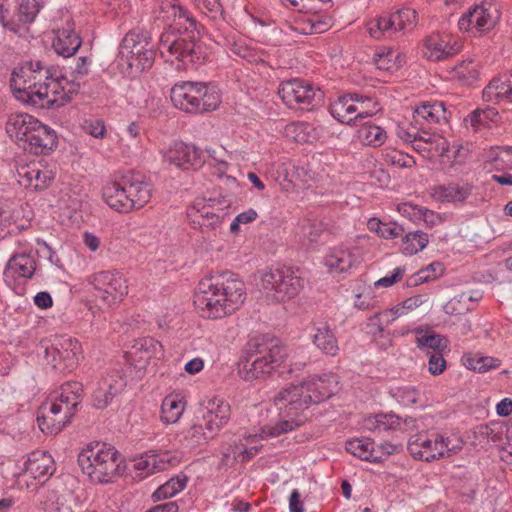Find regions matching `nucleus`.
Returning a JSON list of instances; mask_svg holds the SVG:
<instances>
[{
	"label": "nucleus",
	"instance_id": "obj_52",
	"mask_svg": "<svg viewBox=\"0 0 512 512\" xmlns=\"http://www.w3.org/2000/svg\"><path fill=\"white\" fill-rule=\"evenodd\" d=\"M198 8L211 20L224 21V10L219 0H195Z\"/></svg>",
	"mask_w": 512,
	"mask_h": 512
},
{
	"label": "nucleus",
	"instance_id": "obj_33",
	"mask_svg": "<svg viewBox=\"0 0 512 512\" xmlns=\"http://www.w3.org/2000/svg\"><path fill=\"white\" fill-rule=\"evenodd\" d=\"M413 118L421 125L441 124L448 121V113L443 102L425 103L415 108Z\"/></svg>",
	"mask_w": 512,
	"mask_h": 512
},
{
	"label": "nucleus",
	"instance_id": "obj_2",
	"mask_svg": "<svg viewBox=\"0 0 512 512\" xmlns=\"http://www.w3.org/2000/svg\"><path fill=\"white\" fill-rule=\"evenodd\" d=\"M245 298L244 282L235 273L224 271L199 282L194 304L206 317L217 319L236 311Z\"/></svg>",
	"mask_w": 512,
	"mask_h": 512
},
{
	"label": "nucleus",
	"instance_id": "obj_20",
	"mask_svg": "<svg viewBox=\"0 0 512 512\" xmlns=\"http://www.w3.org/2000/svg\"><path fill=\"white\" fill-rule=\"evenodd\" d=\"M161 13L164 18L171 20L168 31L178 34L200 36V25L193 15L175 0H162Z\"/></svg>",
	"mask_w": 512,
	"mask_h": 512
},
{
	"label": "nucleus",
	"instance_id": "obj_36",
	"mask_svg": "<svg viewBox=\"0 0 512 512\" xmlns=\"http://www.w3.org/2000/svg\"><path fill=\"white\" fill-rule=\"evenodd\" d=\"M361 127L357 131L359 141L365 146L380 147L387 139L386 131L371 121L360 123Z\"/></svg>",
	"mask_w": 512,
	"mask_h": 512
},
{
	"label": "nucleus",
	"instance_id": "obj_60",
	"mask_svg": "<svg viewBox=\"0 0 512 512\" xmlns=\"http://www.w3.org/2000/svg\"><path fill=\"white\" fill-rule=\"evenodd\" d=\"M103 386L107 389L111 399L121 393L126 387V379L122 376H111L109 380H105Z\"/></svg>",
	"mask_w": 512,
	"mask_h": 512
},
{
	"label": "nucleus",
	"instance_id": "obj_29",
	"mask_svg": "<svg viewBox=\"0 0 512 512\" xmlns=\"http://www.w3.org/2000/svg\"><path fill=\"white\" fill-rule=\"evenodd\" d=\"M153 186L140 173H130V208L140 209L151 199Z\"/></svg>",
	"mask_w": 512,
	"mask_h": 512
},
{
	"label": "nucleus",
	"instance_id": "obj_61",
	"mask_svg": "<svg viewBox=\"0 0 512 512\" xmlns=\"http://www.w3.org/2000/svg\"><path fill=\"white\" fill-rule=\"evenodd\" d=\"M405 267L399 266L396 267L390 275H386L379 280L375 282L376 287H390L394 285L395 283L399 282L404 274H405Z\"/></svg>",
	"mask_w": 512,
	"mask_h": 512
},
{
	"label": "nucleus",
	"instance_id": "obj_59",
	"mask_svg": "<svg viewBox=\"0 0 512 512\" xmlns=\"http://www.w3.org/2000/svg\"><path fill=\"white\" fill-rule=\"evenodd\" d=\"M103 386L107 389L111 399L121 393L126 387V379L122 376H111L109 380H105Z\"/></svg>",
	"mask_w": 512,
	"mask_h": 512
},
{
	"label": "nucleus",
	"instance_id": "obj_63",
	"mask_svg": "<svg viewBox=\"0 0 512 512\" xmlns=\"http://www.w3.org/2000/svg\"><path fill=\"white\" fill-rule=\"evenodd\" d=\"M404 233V228L397 223H383L380 231V237L384 239H394L401 236Z\"/></svg>",
	"mask_w": 512,
	"mask_h": 512
},
{
	"label": "nucleus",
	"instance_id": "obj_58",
	"mask_svg": "<svg viewBox=\"0 0 512 512\" xmlns=\"http://www.w3.org/2000/svg\"><path fill=\"white\" fill-rule=\"evenodd\" d=\"M83 130L95 137V138H102L105 134V125L102 120L99 119H87L83 123Z\"/></svg>",
	"mask_w": 512,
	"mask_h": 512
},
{
	"label": "nucleus",
	"instance_id": "obj_7",
	"mask_svg": "<svg viewBox=\"0 0 512 512\" xmlns=\"http://www.w3.org/2000/svg\"><path fill=\"white\" fill-rule=\"evenodd\" d=\"M173 105L187 113H204L215 110L221 98L219 93L202 82L176 83L170 92Z\"/></svg>",
	"mask_w": 512,
	"mask_h": 512
},
{
	"label": "nucleus",
	"instance_id": "obj_3",
	"mask_svg": "<svg viewBox=\"0 0 512 512\" xmlns=\"http://www.w3.org/2000/svg\"><path fill=\"white\" fill-rule=\"evenodd\" d=\"M287 350L274 340L268 342L255 338L248 342L246 357L239 367V374L245 381L264 378L276 371L279 376L300 371L304 363H286Z\"/></svg>",
	"mask_w": 512,
	"mask_h": 512
},
{
	"label": "nucleus",
	"instance_id": "obj_64",
	"mask_svg": "<svg viewBox=\"0 0 512 512\" xmlns=\"http://www.w3.org/2000/svg\"><path fill=\"white\" fill-rule=\"evenodd\" d=\"M111 400L112 399L108 394L107 389L103 385L98 387L93 393V403L98 409L107 407Z\"/></svg>",
	"mask_w": 512,
	"mask_h": 512
},
{
	"label": "nucleus",
	"instance_id": "obj_32",
	"mask_svg": "<svg viewBox=\"0 0 512 512\" xmlns=\"http://www.w3.org/2000/svg\"><path fill=\"white\" fill-rule=\"evenodd\" d=\"M312 342L326 355L336 356L339 352L337 338L326 322H320L315 326Z\"/></svg>",
	"mask_w": 512,
	"mask_h": 512
},
{
	"label": "nucleus",
	"instance_id": "obj_25",
	"mask_svg": "<svg viewBox=\"0 0 512 512\" xmlns=\"http://www.w3.org/2000/svg\"><path fill=\"white\" fill-rule=\"evenodd\" d=\"M160 348V343L150 337H142L134 340L133 345L130 346V366H134L139 378H141L142 372L145 370L149 360Z\"/></svg>",
	"mask_w": 512,
	"mask_h": 512
},
{
	"label": "nucleus",
	"instance_id": "obj_44",
	"mask_svg": "<svg viewBox=\"0 0 512 512\" xmlns=\"http://www.w3.org/2000/svg\"><path fill=\"white\" fill-rule=\"evenodd\" d=\"M428 242L427 233L420 230L408 232L402 239V252L405 255H414L422 251Z\"/></svg>",
	"mask_w": 512,
	"mask_h": 512
},
{
	"label": "nucleus",
	"instance_id": "obj_13",
	"mask_svg": "<svg viewBox=\"0 0 512 512\" xmlns=\"http://www.w3.org/2000/svg\"><path fill=\"white\" fill-rule=\"evenodd\" d=\"M195 39L194 35L165 31L160 37V53L164 57H173L184 65L197 63L201 59V49Z\"/></svg>",
	"mask_w": 512,
	"mask_h": 512
},
{
	"label": "nucleus",
	"instance_id": "obj_50",
	"mask_svg": "<svg viewBox=\"0 0 512 512\" xmlns=\"http://www.w3.org/2000/svg\"><path fill=\"white\" fill-rule=\"evenodd\" d=\"M374 61L378 69L385 71H395L401 66V56L393 50L376 54Z\"/></svg>",
	"mask_w": 512,
	"mask_h": 512
},
{
	"label": "nucleus",
	"instance_id": "obj_12",
	"mask_svg": "<svg viewBox=\"0 0 512 512\" xmlns=\"http://www.w3.org/2000/svg\"><path fill=\"white\" fill-rule=\"evenodd\" d=\"M42 67L40 62H36L35 68L33 64L25 65L19 69H15L12 73L11 88L14 96L33 107L36 108V96L38 92H42L44 81L42 78L45 75L42 73Z\"/></svg>",
	"mask_w": 512,
	"mask_h": 512
},
{
	"label": "nucleus",
	"instance_id": "obj_53",
	"mask_svg": "<svg viewBox=\"0 0 512 512\" xmlns=\"http://www.w3.org/2000/svg\"><path fill=\"white\" fill-rule=\"evenodd\" d=\"M418 392L412 387H400L393 391V397L403 406H410L418 402Z\"/></svg>",
	"mask_w": 512,
	"mask_h": 512
},
{
	"label": "nucleus",
	"instance_id": "obj_14",
	"mask_svg": "<svg viewBox=\"0 0 512 512\" xmlns=\"http://www.w3.org/2000/svg\"><path fill=\"white\" fill-rule=\"evenodd\" d=\"M42 92L36 96V108L49 109L60 107L69 102L79 90V84L66 77L49 78L45 76Z\"/></svg>",
	"mask_w": 512,
	"mask_h": 512
},
{
	"label": "nucleus",
	"instance_id": "obj_23",
	"mask_svg": "<svg viewBox=\"0 0 512 512\" xmlns=\"http://www.w3.org/2000/svg\"><path fill=\"white\" fill-rule=\"evenodd\" d=\"M55 462L53 457L46 451H33L28 455L25 462L24 474L18 478V485L22 488V478L29 475L33 479L45 482L55 472Z\"/></svg>",
	"mask_w": 512,
	"mask_h": 512
},
{
	"label": "nucleus",
	"instance_id": "obj_34",
	"mask_svg": "<svg viewBox=\"0 0 512 512\" xmlns=\"http://www.w3.org/2000/svg\"><path fill=\"white\" fill-rule=\"evenodd\" d=\"M347 452L358 457L361 460L374 463L382 462V455L376 449V445L370 438H355L346 442Z\"/></svg>",
	"mask_w": 512,
	"mask_h": 512
},
{
	"label": "nucleus",
	"instance_id": "obj_19",
	"mask_svg": "<svg viewBox=\"0 0 512 512\" xmlns=\"http://www.w3.org/2000/svg\"><path fill=\"white\" fill-rule=\"evenodd\" d=\"M416 11L411 8H402L394 13L380 16L368 28L372 37L379 39L386 34L391 35L397 31L405 30L415 25Z\"/></svg>",
	"mask_w": 512,
	"mask_h": 512
},
{
	"label": "nucleus",
	"instance_id": "obj_11",
	"mask_svg": "<svg viewBox=\"0 0 512 512\" xmlns=\"http://www.w3.org/2000/svg\"><path fill=\"white\" fill-rule=\"evenodd\" d=\"M278 94L289 108L311 110L324 102V92L318 86L298 78L282 82Z\"/></svg>",
	"mask_w": 512,
	"mask_h": 512
},
{
	"label": "nucleus",
	"instance_id": "obj_31",
	"mask_svg": "<svg viewBox=\"0 0 512 512\" xmlns=\"http://www.w3.org/2000/svg\"><path fill=\"white\" fill-rule=\"evenodd\" d=\"M472 191L469 184L449 183L431 188V196L441 202H463Z\"/></svg>",
	"mask_w": 512,
	"mask_h": 512
},
{
	"label": "nucleus",
	"instance_id": "obj_39",
	"mask_svg": "<svg viewBox=\"0 0 512 512\" xmlns=\"http://www.w3.org/2000/svg\"><path fill=\"white\" fill-rule=\"evenodd\" d=\"M188 477L184 473H179L170 478L163 485H161L153 494L152 499L160 501L163 499L171 498L177 493L181 492L187 485Z\"/></svg>",
	"mask_w": 512,
	"mask_h": 512
},
{
	"label": "nucleus",
	"instance_id": "obj_21",
	"mask_svg": "<svg viewBox=\"0 0 512 512\" xmlns=\"http://www.w3.org/2000/svg\"><path fill=\"white\" fill-rule=\"evenodd\" d=\"M164 162L177 169H197L205 162V154L195 145L182 141L174 142L165 152Z\"/></svg>",
	"mask_w": 512,
	"mask_h": 512
},
{
	"label": "nucleus",
	"instance_id": "obj_16",
	"mask_svg": "<svg viewBox=\"0 0 512 512\" xmlns=\"http://www.w3.org/2000/svg\"><path fill=\"white\" fill-rule=\"evenodd\" d=\"M230 205L231 200L225 197L198 199L188 208L187 215L193 224L215 229L227 215L225 209Z\"/></svg>",
	"mask_w": 512,
	"mask_h": 512
},
{
	"label": "nucleus",
	"instance_id": "obj_42",
	"mask_svg": "<svg viewBox=\"0 0 512 512\" xmlns=\"http://www.w3.org/2000/svg\"><path fill=\"white\" fill-rule=\"evenodd\" d=\"M478 298L473 297L469 292H462L451 298L443 307L448 315H462L473 309V302Z\"/></svg>",
	"mask_w": 512,
	"mask_h": 512
},
{
	"label": "nucleus",
	"instance_id": "obj_46",
	"mask_svg": "<svg viewBox=\"0 0 512 512\" xmlns=\"http://www.w3.org/2000/svg\"><path fill=\"white\" fill-rule=\"evenodd\" d=\"M452 77L464 85H471L478 78V65L473 60L463 61L453 68Z\"/></svg>",
	"mask_w": 512,
	"mask_h": 512
},
{
	"label": "nucleus",
	"instance_id": "obj_8",
	"mask_svg": "<svg viewBox=\"0 0 512 512\" xmlns=\"http://www.w3.org/2000/svg\"><path fill=\"white\" fill-rule=\"evenodd\" d=\"M261 285L267 297L275 302H285L300 293L304 287V280L298 269L279 266L263 273Z\"/></svg>",
	"mask_w": 512,
	"mask_h": 512
},
{
	"label": "nucleus",
	"instance_id": "obj_43",
	"mask_svg": "<svg viewBox=\"0 0 512 512\" xmlns=\"http://www.w3.org/2000/svg\"><path fill=\"white\" fill-rule=\"evenodd\" d=\"M20 176L26 180L27 186L33 187L35 190H41L45 188L54 178L52 171L44 169L41 170L37 167H31L23 172H20Z\"/></svg>",
	"mask_w": 512,
	"mask_h": 512
},
{
	"label": "nucleus",
	"instance_id": "obj_30",
	"mask_svg": "<svg viewBox=\"0 0 512 512\" xmlns=\"http://www.w3.org/2000/svg\"><path fill=\"white\" fill-rule=\"evenodd\" d=\"M459 50L456 43L449 45L439 34H432L424 40L422 53L432 61H440L453 56Z\"/></svg>",
	"mask_w": 512,
	"mask_h": 512
},
{
	"label": "nucleus",
	"instance_id": "obj_49",
	"mask_svg": "<svg viewBox=\"0 0 512 512\" xmlns=\"http://www.w3.org/2000/svg\"><path fill=\"white\" fill-rule=\"evenodd\" d=\"M433 437V454H435V459H439L445 456H451L452 454H455L457 451L462 449V441H457V445L450 447V438H444L443 436L438 434H434Z\"/></svg>",
	"mask_w": 512,
	"mask_h": 512
},
{
	"label": "nucleus",
	"instance_id": "obj_22",
	"mask_svg": "<svg viewBox=\"0 0 512 512\" xmlns=\"http://www.w3.org/2000/svg\"><path fill=\"white\" fill-rule=\"evenodd\" d=\"M36 270V260L29 253H16L7 262L3 279L8 286L30 279Z\"/></svg>",
	"mask_w": 512,
	"mask_h": 512
},
{
	"label": "nucleus",
	"instance_id": "obj_54",
	"mask_svg": "<svg viewBox=\"0 0 512 512\" xmlns=\"http://www.w3.org/2000/svg\"><path fill=\"white\" fill-rule=\"evenodd\" d=\"M39 13L37 0H21L19 5L20 19L24 23L32 22Z\"/></svg>",
	"mask_w": 512,
	"mask_h": 512
},
{
	"label": "nucleus",
	"instance_id": "obj_10",
	"mask_svg": "<svg viewBox=\"0 0 512 512\" xmlns=\"http://www.w3.org/2000/svg\"><path fill=\"white\" fill-rule=\"evenodd\" d=\"M43 347L46 364L55 371L71 372L78 366L82 348L77 339L68 335H58Z\"/></svg>",
	"mask_w": 512,
	"mask_h": 512
},
{
	"label": "nucleus",
	"instance_id": "obj_48",
	"mask_svg": "<svg viewBox=\"0 0 512 512\" xmlns=\"http://www.w3.org/2000/svg\"><path fill=\"white\" fill-rule=\"evenodd\" d=\"M184 411V404L174 397H166L161 405V419L165 423H175Z\"/></svg>",
	"mask_w": 512,
	"mask_h": 512
},
{
	"label": "nucleus",
	"instance_id": "obj_18",
	"mask_svg": "<svg viewBox=\"0 0 512 512\" xmlns=\"http://www.w3.org/2000/svg\"><path fill=\"white\" fill-rule=\"evenodd\" d=\"M89 283L93 287L95 298L108 305L122 301L128 289L122 275L109 271L95 273L90 277Z\"/></svg>",
	"mask_w": 512,
	"mask_h": 512
},
{
	"label": "nucleus",
	"instance_id": "obj_15",
	"mask_svg": "<svg viewBox=\"0 0 512 512\" xmlns=\"http://www.w3.org/2000/svg\"><path fill=\"white\" fill-rule=\"evenodd\" d=\"M500 19V8L496 0H482L470 8L459 21V29L465 32H486L495 27Z\"/></svg>",
	"mask_w": 512,
	"mask_h": 512
},
{
	"label": "nucleus",
	"instance_id": "obj_27",
	"mask_svg": "<svg viewBox=\"0 0 512 512\" xmlns=\"http://www.w3.org/2000/svg\"><path fill=\"white\" fill-rule=\"evenodd\" d=\"M168 455H142L133 459V470H130V478L139 482L155 472L162 471L168 463Z\"/></svg>",
	"mask_w": 512,
	"mask_h": 512
},
{
	"label": "nucleus",
	"instance_id": "obj_51",
	"mask_svg": "<svg viewBox=\"0 0 512 512\" xmlns=\"http://www.w3.org/2000/svg\"><path fill=\"white\" fill-rule=\"evenodd\" d=\"M245 452V445L234 442L233 444H224L221 448V464L230 466L235 462H241V455Z\"/></svg>",
	"mask_w": 512,
	"mask_h": 512
},
{
	"label": "nucleus",
	"instance_id": "obj_47",
	"mask_svg": "<svg viewBox=\"0 0 512 512\" xmlns=\"http://www.w3.org/2000/svg\"><path fill=\"white\" fill-rule=\"evenodd\" d=\"M37 501L45 512H61L64 507L62 496L55 490H40Z\"/></svg>",
	"mask_w": 512,
	"mask_h": 512
},
{
	"label": "nucleus",
	"instance_id": "obj_40",
	"mask_svg": "<svg viewBox=\"0 0 512 512\" xmlns=\"http://www.w3.org/2000/svg\"><path fill=\"white\" fill-rule=\"evenodd\" d=\"M227 42L229 50L233 55L252 64H259L265 61L266 53L264 51L252 48L242 40H234L233 42L227 40Z\"/></svg>",
	"mask_w": 512,
	"mask_h": 512
},
{
	"label": "nucleus",
	"instance_id": "obj_1",
	"mask_svg": "<svg viewBox=\"0 0 512 512\" xmlns=\"http://www.w3.org/2000/svg\"><path fill=\"white\" fill-rule=\"evenodd\" d=\"M338 384L337 375L324 373L283 388L274 396V405L279 411L277 423L262 427L258 433H250L244 437L249 443H254L260 439L277 437L293 431L305 422L303 411L312 404L329 399L338 391Z\"/></svg>",
	"mask_w": 512,
	"mask_h": 512
},
{
	"label": "nucleus",
	"instance_id": "obj_45",
	"mask_svg": "<svg viewBox=\"0 0 512 512\" xmlns=\"http://www.w3.org/2000/svg\"><path fill=\"white\" fill-rule=\"evenodd\" d=\"M462 360L468 369L477 371L479 373H484L491 369L497 368L501 363L499 359L489 356H482L480 354H466L463 356Z\"/></svg>",
	"mask_w": 512,
	"mask_h": 512
},
{
	"label": "nucleus",
	"instance_id": "obj_5",
	"mask_svg": "<svg viewBox=\"0 0 512 512\" xmlns=\"http://www.w3.org/2000/svg\"><path fill=\"white\" fill-rule=\"evenodd\" d=\"M78 463L92 482L110 483L123 475L126 460L118 450L103 442L89 443L78 455Z\"/></svg>",
	"mask_w": 512,
	"mask_h": 512
},
{
	"label": "nucleus",
	"instance_id": "obj_9",
	"mask_svg": "<svg viewBox=\"0 0 512 512\" xmlns=\"http://www.w3.org/2000/svg\"><path fill=\"white\" fill-rule=\"evenodd\" d=\"M379 110V104L375 99L359 93L341 95L330 106L331 115L347 125L362 123L364 119L372 117Z\"/></svg>",
	"mask_w": 512,
	"mask_h": 512
},
{
	"label": "nucleus",
	"instance_id": "obj_4",
	"mask_svg": "<svg viewBox=\"0 0 512 512\" xmlns=\"http://www.w3.org/2000/svg\"><path fill=\"white\" fill-rule=\"evenodd\" d=\"M82 385L79 382H67L53 392L40 407L37 422L40 430L46 434L59 433L74 416L81 402Z\"/></svg>",
	"mask_w": 512,
	"mask_h": 512
},
{
	"label": "nucleus",
	"instance_id": "obj_62",
	"mask_svg": "<svg viewBox=\"0 0 512 512\" xmlns=\"http://www.w3.org/2000/svg\"><path fill=\"white\" fill-rule=\"evenodd\" d=\"M415 209L417 210L416 215L421 217L428 227L432 228V227L437 226L438 224L442 223V221H443L442 217L438 213H436L432 210H429L425 207H418V206L415 207Z\"/></svg>",
	"mask_w": 512,
	"mask_h": 512
},
{
	"label": "nucleus",
	"instance_id": "obj_38",
	"mask_svg": "<svg viewBox=\"0 0 512 512\" xmlns=\"http://www.w3.org/2000/svg\"><path fill=\"white\" fill-rule=\"evenodd\" d=\"M417 347L427 355L448 350V340L434 332H425L416 337Z\"/></svg>",
	"mask_w": 512,
	"mask_h": 512
},
{
	"label": "nucleus",
	"instance_id": "obj_37",
	"mask_svg": "<svg viewBox=\"0 0 512 512\" xmlns=\"http://www.w3.org/2000/svg\"><path fill=\"white\" fill-rule=\"evenodd\" d=\"M103 198L107 205L117 212H126L128 195L124 187L118 183H108L103 189Z\"/></svg>",
	"mask_w": 512,
	"mask_h": 512
},
{
	"label": "nucleus",
	"instance_id": "obj_26",
	"mask_svg": "<svg viewBox=\"0 0 512 512\" xmlns=\"http://www.w3.org/2000/svg\"><path fill=\"white\" fill-rule=\"evenodd\" d=\"M52 47L63 57L73 56L81 46V38L76 33L73 23H67L62 29L54 31Z\"/></svg>",
	"mask_w": 512,
	"mask_h": 512
},
{
	"label": "nucleus",
	"instance_id": "obj_28",
	"mask_svg": "<svg viewBox=\"0 0 512 512\" xmlns=\"http://www.w3.org/2000/svg\"><path fill=\"white\" fill-rule=\"evenodd\" d=\"M360 263L359 256L348 248L337 247L330 250L325 257V265L330 273L349 272Z\"/></svg>",
	"mask_w": 512,
	"mask_h": 512
},
{
	"label": "nucleus",
	"instance_id": "obj_6",
	"mask_svg": "<svg viewBox=\"0 0 512 512\" xmlns=\"http://www.w3.org/2000/svg\"><path fill=\"white\" fill-rule=\"evenodd\" d=\"M6 131L19 147L33 154H45L56 144V133L27 113L11 114Z\"/></svg>",
	"mask_w": 512,
	"mask_h": 512
},
{
	"label": "nucleus",
	"instance_id": "obj_41",
	"mask_svg": "<svg viewBox=\"0 0 512 512\" xmlns=\"http://www.w3.org/2000/svg\"><path fill=\"white\" fill-rule=\"evenodd\" d=\"M215 436L214 432H209L206 429L202 418L183 431V440L189 447H195L204 441L213 439Z\"/></svg>",
	"mask_w": 512,
	"mask_h": 512
},
{
	"label": "nucleus",
	"instance_id": "obj_35",
	"mask_svg": "<svg viewBox=\"0 0 512 512\" xmlns=\"http://www.w3.org/2000/svg\"><path fill=\"white\" fill-rule=\"evenodd\" d=\"M434 437L427 433L413 435L407 444V449L414 459L431 462L435 460L433 454Z\"/></svg>",
	"mask_w": 512,
	"mask_h": 512
},
{
	"label": "nucleus",
	"instance_id": "obj_55",
	"mask_svg": "<svg viewBox=\"0 0 512 512\" xmlns=\"http://www.w3.org/2000/svg\"><path fill=\"white\" fill-rule=\"evenodd\" d=\"M377 418L379 420V433L401 427V418L394 413L377 414Z\"/></svg>",
	"mask_w": 512,
	"mask_h": 512
},
{
	"label": "nucleus",
	"instance_id": "obj_57",
	"mask_svg": "<svg viewBox=\"0 0 512 512\" xmlns=\"http://www.w3.org/2000/svg\"><path fill=\"white\" fill-rule=\"evenodd\" d=\"M428 370L432 375H440L446 369V361L443 352L431 353L428 355Z\"/></svg>",
	"mask_w": 512,
	"mask_h": 512
},
{
	"label": "nucleus",
	"instance_id": "obj_56",
	"mask_svg": "<svg viewBox=\"0 0 512 512\" xmlns=\"http://www.w3.org/2000/svg\"><path fill=\"white\" fill-rule=\"evenodd\" d=\"M330 27V19H308L305 27L302 28L304 34H321Z\"/></svg>",
	"mask_w": 512,
	"mask_h": 512
},
{
	"label": "nucleus",
	"instance_id": "obj_24",
	"mask_svg": "<svg viewBox=\"0 0 512 512\" xmlns=\"http://www.w3.org/2000/svg\"><path fill=\"white\" fill-rule=\"evenodd\" d=\"M231 416L230 404L219 398L208 401L202 413V421L209 432L215 435L228 423Z\"/></svg>",
	"mask_w": 512,
	"mask_h": 512
},
{
	"label": "nucleus",
	"instance_id": "obj_17",
	"mask_svg": "<svg viewBox=\"0 0 512 512\" xmlns=\"http://www.w3.org/2000/svg\"><path fill=\"white\" fill-rule=\"evenodd\" d=\"M130 41V74L136 77L151 69L155 51L149 33L141 28L130 31Z\"/></svg>",
	"mask_w": 512,
	"mask_h": 512
}]
</instances>
